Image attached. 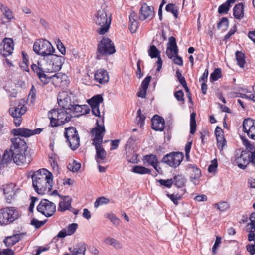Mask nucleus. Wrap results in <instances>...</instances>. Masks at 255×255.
<instances>
[{"instance_id": "nucleus-26", "label": "nucleus", "mask_w": 255, "mask_h": 255, "mask_svg": "<svg viewBox=\"0 0 255 255\" xmlns=\"http://www.w3.org/2000/svg\"><path fill=\"white\" fill-rule=\"evenodd\" d=\"M143 161L145 165H152L154 168L158 172L157 169L158 158L155 155L149 154L144 156L143 157Z\"/></svg>"}, {"instance_id": "nucleus-1", "label": "nucleus", "mask_w": 255, "mask_h": 255, "mask_svg": "<svg viewBox=\"0 0 255 255\" xmlns=\"http://www.w3.org/2000/svg\"><path fill=\"white\" fill-rule=\"evenodd\" d=\"M10 142V150L5 151L2 162L7 163L13 159L18 165H28L32 159L30 153L27 151L28 146L24 139L19 137H14L11 138Z\"/></svg>"}, {"instance_id": "nucleus-27", "label": "nucleus", "mask_w": 255, "mask_h": 255, "mask_svg": "<svg viewBox=\"0 0 255 255\" xmlns=\"http://www.w3.org/2000/svg\"><path fill=\"white\" fill-rule=\"evenodd\" d=\"M60 198L63 199V201L59 202L58 211L63 212L69 209L71 204V199L68 196H60Z\"/></svg>"}, {"instance_id": "nucleus-37", "label": "nucleus", "mask_w": 255, "mask_h": 255, "mask_svg": "<svg viewBox=\"0 0 255 255\" xmlns=\"http://www.w3.org/2000/svg\"><path fill=\"white\" fill-rule=\"evenodd\" d=\"M236 58L237 61V64L240 67H243L245 62L244 54L240 51H236Z\"/></svg>"}, {"instance_id": "nucleus-21", "label": "nucleus", "mask_w": 255, "mask_h": 255, "mask_svg": "<svg viewBox=\"0 0 255 255\" xmlns=\"http://www.w3.org/2000/svg\"><path fill=\"white\" fill-rule=\"evenodd\" d=\"M153 15V8L149 6L147 4L142 5L140 9L139 19L144 20L148 18H152Z\"/></svg>"}, {"instance_id": "nucleus-64", "label": "nucleus", "mask_w": 255, "mask_h": 255, "mask_svg": "<svg viewBox=\"0 0 255 255\" xmlns=\"http://www.w3.org/2000/svg\"><path fill=\"white\" fill-rule=\"evenodd\" d=\"M147 90L146 89L140 87L139 91L137 93V96L139 97L145 98L146 95Z\"/></svg>"}, {"instance_id": "nucleus-62", "label": "nucleus", "mask_w": 255, "mask_h": 255, "mask_svg": "<svg viewBox=\"0 0 255 255\" xmlns=\"http://www.w3.org/2000/svg\"><path fill=\"white\" fill-rule=\"evenodd\" d=\"M49 158V162L53 169L55 170H57L58 169V165L55 158L53 157H50Z\"/></svg>"}, {"instance_id": "nucleus-14", "label": "nucleus", "mask_w": 255, "mask_h": 255, "mask_svg": "<svg viewBox=\"0 0 255 255\" xmlns=\"http://www.w3.org/2000/svg\"><path fill=\"white\" fill-rule=\"evenodd\" d=\"M14 49V43L12 39L5 38L0 43V54L3 57L10 55Z\"/></svg>"}, {"instance_id": "nucleus-63", "label": "nucleus", "mask_w": 255, "mask_h": 255, "mask_svg": "<svg viewBox=\"0 0 255 255\" xmlns=\"http://www.w3.org/2000/svg\"><path fill=\"white\" fill-rule=\"evenodd\" d=\"M246 249L251 255H254L255 253V243L254 244L247 245Z\"/></svg>"}, {"instance_id": "nucleus-58", "label": "nucleus", "mask_w": 255, "mask_h": 255, "mask_svg": "<svg viewBox=\"0 0 255 255\" xmlns=\"http://www.w3.org/2000/svg\"><path fill=\"white\" fill-rule=\"evenodd\" d=\"M215 206H216L217 208L221 211H224L227 209L229 207L227 202H223L219 204H215Z\"/></svg>"}, {"instance_id": "nucleus-38", "label": "nucleus", "mask_w": 255, "mask_h": 255, "mask_svg": "<svg viewBox=\"0 0 255 255\" xmlns=\"http://www.w3.org/2000/svg\"><path fill=\"white\" fill-rule=\"evenodd\" d=\"M148 54L151 58H157L160 56V51L154 45L150 46L148 50Z\"/></svg>"}, {"instance_id": "nucleus-18", "label": "nucleus", "mask_w": 255, "mask_h": 255, "mask_svg": "<svg viewBox=\"0 0 255 255\" xmlns=\"http://www.w3.org/2000/svg\"><path fill=\"white\" fill-rule=\"evenodd\" d=\"M187 171L189 174L190 179L195 185H198L201 176V171L200 169L193 164L187 166Z\"/></svg>"}, {"instance_id": "nucleus-32", "label": "nucleus", "mask_w": 255, "mask_h": 255, "mask_svg": "<svg viewBox=\"0 0 255 255\" xmlns=\"http://www.w3.org/2000/svg\"><path fill=\"white\" fill-rule=\"evenodd\" d=\"M58 103L60 106L62 107V109H64L67 111L69 110L71 105L70 102V99L68 97L64 98V99L58 98Z\"/></svg>"}, {"instance_id": "nucleus-6", "label": "nucleus", "mask_w": 255, "mask_h": 255, "mask_svg": "<svg viewBox=\"0 0 255 255\" xmlns=\"http://www.w3.org/2000/svg\"><path fill=\"white\" fill-rule=\"evenodd\" d=\"M178 48L176 44V39L171 36L168 39L166 54L169 59L173 60L175 64L182 66L183 60L181 57L178 55Z\"/></svg>"}, {"instance_id": "nucleus-52", "label": "nucleus", "mask_w": 255, "mask_h": 255, "mask_svg": "<svg viewBox=\"0 0 255 255\" xmlns=\"http://www.w3.org/2000/svg\"><path fill=\"white\" fill-rule=\"evenodd\" d=\"M243 144L246 146L247 149L248 150L249 153L251 152V154L253 153V151L254 150V146L253 144H251L250 142L247 139L243 140Z\"/></svg>"}, {"instance_id": "nucleus-24", "label": "nucleus", "mask_w": 255, "mask_h": 255, "mask_svg": "<svg viewBox=\"0 0 255 255\" xmlns=\"http://www.w3.org/2000/svg\"><path fill=\"white\" fill-rule=\"evenodd\" d=\"M27 111V107L25 105H18L17 107H14L9 108V113L13 118L21 117Z\"/></svg>"}, {"instance_id": "nucleus-46", "label": "nucleus", "mask_w": 255, "mask_h": 255, "mask_svg": "<svg viewBox=\"0 0 255 255\" xmlns=\"http://www.w3.org/2000/svg\"><path fill=\"white\" fill-rule=\"evenodd\" d=\"M249 219L250 222L248 224V226H250V230L255 231V212L251 214Z\"/></svg>"}, {"instance_id": "nucleus-34", "label": "nucleus", "mask_w": 255, "mask_h": 255, "mask_svg": "<svg viewBox=\"0 0 255 255\" xmlns=\"http://www.w3.org/2000/svg\"><path fill=\"white\" fill-rule=\"evenodd\" d=\"M132 172L139 174H150L151 170L142 166H135L132 168Z\"/></svg>"}, {"instance_id": "nucleus-39", "label": "nucleus", "mask_w": 255, "mask_h": 255, "mask_svg": "<svg viewBox=\"0 0 255 255\" xmlns=\"http://www.w3.org/2000/svg\"><path fill=\"white\" fill-rule=\"evenodd\" d=\"M109 201V199L104 196L99 197L94 203V207L97 208L100 206L108 204Z\"/></svg>"}, {"instance_id": "nucleus-12", "label": "nucleus", "mask_w": 255, "mask_h": 255, "mask_svg": "<svg viewBox=\"0 0 255 255\" xmlns=\"http://www.w3.org/2000/svg\"><path fill=\"white\" fill-rule=\"evenodd\" d=\"M98 52L102 55H107L115 52V46L108 38H103L98 45Z\"/></svg>"}, {"instance_id": "nucleus-7", "label": "nucleus", "mask_w": 255, "mask_h": 255, "mask_svg": "<svg viewBox=\"0 0 255 255\" xmlns=\"http://www.w3.org/2000/svg\"><path fill=\"white\" fill-rule=\"evenodd\" d=\"M34 51L42 56L47 57L54 52V48L50 42L45 39L38 40L33 45Z\"/></svg>"}, {"instance_id": "nucleus-55", "label": "nucleus", "mask_w": 255, "mask_h": 255, "mask_svg": "<svg viewBox=\"0 0 255 255\" xmlns=\"http://www.w3.org/2000/svg\"><path fill=\"white\" fill-rule=\"evenodd\" d=\"M107 218L115 225L119 224V219L113 213L108 214Z\"/></svg>"}, {"instance_id": "nucleus-59", "label": "nucleus", "mask_w": 255, "mask_h": 255, "mask_svg": "<svg viewBox=\"0 0 255 255\" xmlns=\"http://www.w3.org/2000/svg\"><path fill=\"white\" fill-rule=\"evenodd\" d=\"M176 76L177 77L179 82L182 85L183 84L185 85V83H186V80L185 78L182 75V74L179 71V70H177L176 71Z\"/></svg>"}, {"instance_id": "nucleus-48", "label": "nucleus", "mask_w": 255, "mask_h": 255, "mask_svg": "<svg viewBox=\"0 0 255 255\" xmlns=\"http://www.w3.org/2000/svg\"><path fill=\"white\" fill-rule=\"evenodd\" d=\"M167 196L176 205H177L178 204V200H181L182 198V197L178 194H167Z\"/></svg>"}, {"instance_id": "nucleus-57", "label": "nucleus", "mask_w": 255, "mask_h": 255, "mask_svg": "<svg viewBox=\"0 0 255 255\" xmlns=\"http://www.w3.org/2000/svg\"><path fill=\"white\" fill-rule=\"evenodd\" d=\"M137 27V21L129 22V29L132 33H134L136 31Z\"/></svg>"}, {"instance_id": "nucleus-50", "label": "nucleus", "mask_w": 255, "mask_h": 255, "mask_svg": "<svg viewBox=\"0 0 255 255\" xmlns=\"http://www.w3.org/2000/svg\"><path fill=\"white\" fill-rule=\"evenodd\" d=\"M62 75L60 73L55 74L54 75L48 76L50 78V81L52 80L53 82H56L57 84L61 83L62 82Z\"/></svg>"}, {"instance_id": "nucleus-5", "label": "nucleus", "mask_w": 255, "mask_h": 255, "mask_svg": "<svg viewBox=\"0 0 255 255\" xmlns=\"http://www.w3.org/2000/svg\"><path fill=\"white\" fill-rule=\"evenodd\" d=\"M94 20L95 24L100 26L97 30L99 34L103 35L109 30L111 19L110 17H108L104 9H100L97 11Z\"/></svg>"}, {"instance_id": "nucleus-47", "label": "nucleus", "mask_w": 255, "mask_h": 255, "mask_svg": "<svg viewBox=\"0 0 255 255\" xmlns=\"http://www.w3.org/2000/svg\"><path fill=\"white\" fill-rule=\"evenodd\" d=\"M158 181L161 185L165 186L167 188H170L173 184L172 179L167 180L160 179Z\"/></svg>"}, {"instance_id": "nucleus-43", "label": "nucleus", "mask_w": 255, "mask_h": 255, "mask_svg": "<svg viewBox=\"0 0 255 255\" xmlns=\"http://www.w3.org/2000/svg\"><path fill=\"white\" fill-rule=\"evenodd\" d=\"M137 124L140 127L142 128L144 125V120L145 117L144 115L141 114V109H139L137 111Z\"/></svg>"}, {"instance_id": "nucleus-30", "label": "nucleus", "mask_w": 255, "mask_h": 255, "mask_svg": "<svg viewBox=\"0 0 255 255\" xmlns=\"http://www.w3.org/2000/svg\"><path fill=\"white\" fill-rule=\"evenodd\" d=\"M103 98L101 95H96L93 96L91 99L88 100V103L90 105L91 107H95L99 106V104L102 103Z\"/></svg>"}, {"instance_id": "nucleus-23", "label": "nucleus", "mask_w": 255, "mask_h": 255, "mask_svg": "<svg viewBox=\"0 0 255 255\" xmlns=\"http://www.w3.org/2000/svg\"><path fill=\"white\" fill-rule=\"evenodd\" d=\"M102 144H93L96 149V154L95 159L98 163H102V160H104L107 155V153L102 147Z\"/></svg>"}, {"instance_id": "nucleus-60", "label": "nucleus", "mask_w": 255, "mask_h": 255, "mask_svg": "<svg viewBox=\"0 0 255 255\" xmlns=\"http://www.w3.org/2000/svg\"><path fill=\"white\" fill-rule=\"evenodd\" d=\"M151 79V76H147L142 82L141 87L147 89L150 81Z\"/></svg>"}, {"instance_id": "nucleus-9", "label": "nucleus", "mask_w": 255, "mask_h": 255, "mask_svg": "<svg viewBox=\"0 0 255 255\" xmlns=\"http://www.w3.org/2000/svg\"><path fill=\"white\" fill-rule=\"evenodd\" d=\"M64 136L68 142L69 146L73 150L80 145V138L76 128L73 127L65 128Z\"/></svg>"}, {"instance_id": "nucleus-41", "label": "nucleus", "mask_w": 255, "mask_h": 255, "mask_svg": "<svg viewBox=\"0 0 255 255\" xmlns=\"http://www.w3.org/2000/svg\"><path fill=\"white\" fill-rule=\"evenodd\" d=\"M222 76L221 70L220 68L215 69L210 75V79L213 81H217Z\"/></svg>"}, {"instance_id": "nucleus-16", "label": "nucleus", "mask_w": 255, "mask_h": 255, "mask_svg": "<svg viewBox=\"0 0 255 255\" xmlns=\"http://www.w3.org/2000/svg\"><path fill=\"white\" fill-rule=\"evenodd\" d=\"M243 128L250 138L255 140V120L251 118L245 119L243 122Z\"/></svg>"}, {"instance_id": "nucleus-45", "label": "nucleus", "mask_w": 255, "mask_h": 255, "mask_svg": "<svg viewBox=\"0 0 255 255\" xmlns=\"http://www.w3.org/2000/svg\"><path fill=\"white\" fill-rule=\"evenodd\" d=\"M231 5H230L226 2L221 4L218 8V12L220 14L227 13L230 9Z\"/></svg>"}, {"instance_id": "nucleus-3", "label": "nucleus", "mask_w": 255, "mask_h": 255, "mask_svg": "<svg viewBox=\"0 0 255 255\" xmlns=\"http://www.w3.org/2000/svg\"><path fill=\"white\" fill-rule=\"evenodd\" d=\"M32 185L39 194H44L51 190L53 185V175L45 169L33 172L31 175Z\"/></svg>"}, {"instance_id": "nucleus-53", "label": "nucleus", "mask_w": 255, "mask_h": 255, "mask_svg": "<svg viewBox=\"0 0 255 255\" xmlns=\"http://www.w3.org/2000/svg\"><path fill=\"white\" fill-rule=\"evenodd\" d=\"M229 25V20L226 17H223L217 24V28H220L224 26L225 28H227Z\"/></svg>"}, {"instance_id": "nucleus-19", "label": "nucleus", "mask_w": 255, "mask_h": 255, "mask_svg": "<svg viewBox=\"0 0 255 255\" xmlns=\"http://www.w3.org/2000/svg\"><path fill=\"white\" fill-rule=\"evenodd\" d=\"M235 161L240 169H245L250 163V153L246 151H241L240 155L236 157Z\"/></svg>"}, {"instance_id": "nucleus-31", "label": "nucleus", "mask_w": 255, "mask_h": 255, "mask_svg": "<svg viewBox=\"0 0 255 255\" xmlns=\"http://www.w3.org/2000/svg\"><path fill=\"white\" fill-rule=\"evenodd\" d=\"M173 181L174 185L178 188H182L185 186L186 179L181 175L174 176Z\"/></svg>"}, {"instance_id": "nucleus-40", "label": "nucleus", "mask_w": 255, "mask_h": 255, "mask_svg": "<svg viewBox=\"0 0 255 255\" xmlns=\"http://www.w3.org/2000/svg\"><path fill=\"white\" fill-rule=\"evenodd\" d=\"M78 224L77 223H72L69 224L66 229L67 234L68 236L73 235L78 228Z\"/></svg>"}, {"instance_id": "nucleus-17", "label": "nucleus", "mask_w": 255, "mask_h": 255, "mask_svg": "<svg viewBox=\"0 0 255 255\" xmlns=\"http://www.w3.org/2000/svg\"><path fill=\"white\" fill-rule=\"evenodd\" d=\"M69 111V113L72 114V117H78L82 115L89 113L90 109L86 105L71 104Z\"/></svg>"}, {"instance_id": "nucleus-10", "label": "nucleus", "mask_w": 255, "mask_h": 255, "mask_svg": "<svg viewBox=\"0 0 255 255\" xmlns=\"http://www.w3.org/2000/svg\"><path fill=\"white\" fill-rule=\"evenodd\" d=\"M37 210L46 217H51L56 211V205L48 200L44 199L40 201Z\"/></svg>"}, {"instance_id": "nucleus-4", "label": "nucleus", "mask_w": 255, "mask_h": 255, "mask_svg": "<svg viewBox=\"0 0 255 255\" xmlns=\"http://www.w3.org/2000/svg\"><path fill=\"white\" fill-rule=\"evenodd\" d=\"M52 127L63 125L70 121L72 114L62 109H53L48 114Z\"/></svg>"}, {"instance_id": "nucleus-51", "label": "nucleus", "mask_w": 255, "mask_h": 255, "mask_svg": "<svg viewBox=\"0 0 255 255\" xmlns=\"http://www.w3.org/2000/svg\"><path fill=\"white\" fill-rule=\"evenodd\" d=\"M56 44L57 47L60 53L62 55H65L66 53V49L61 40L60 39H57L56 41Z\"/></svg>"}, {"instance_id": "nucleus-28", "label": "nucleus", "mask_w": 255, "mask_h": 255, "mask_svg": "<svg viewBox=\"0 0 255 255\" xmlns=\"http://www.w3.org/2000/svg\"><path fill=\"white\" fill-rule=\"evenodd\" d=\"M104 242L107 245L112 246L116 250H120L123 248V245L121 242L112 237H108L105 238Z\"/></svg>"}, {"instance_id": "nucleus-2", "label": "nucleus", "mask_w": 255, "mask_h": 255, "mask_svg": "<svg viewBox=\"0 0 255 255\" xmlns=\"http://www.w3.org/2000/svg\"><path fill=\"white\" fill-rule=\"evenodd\" d=\"M47 59L50 60L49 64L45 59H44L38 62L37 65L32 64L31 66L33 71L36 74L44 84H46L50 82V78L46 73L60 70L65 60L63 56H59L53 54L47 57Z\"/></svg>"}, {"instance_id": "nucleus-8", "label": "nucleus", "mask_w": 255, "mask_h": 255, "mask_svg": "<svg viewBox=\"0 0 255 255\" xmlns=\"http://www.w3.org/2000/svg\"><path fill=\"white\" fill-rule=\"evenodd\" d=\"M18 217L17 211L13 207L3 208L0 209V224L6 225L17 219Z\"/></svg>"}, {"instance_id": "nucleus-11", "label": "nucleus", "mask_w": 255, "mask_h": 255, "mask_svg": "<svg viewBox=\"0 0 255 255\" xmlns=\"http://www.w3.org/2000/svg\"><path fill=\"white\" fill-rule=\"evenodd\" d=\"M183 158V153L181 152H173L165 155L163 157L162 161L171 167L175 168L180 164Z\"/></svg>"}, {"instance_id": "nucleus-56", "label": "nucleus", "mask_w": 255, "mask_h": 255, "mask_svg": "<svg viewBox=\"0 0 255 255\" xmlns=\"http://www.w3.org/2000/svg\"><path fill=\"white\" fill-rule=\"evenodd\" d=\"M174 96L178 101H184V93L182 90L176 91L174 93Z\"/></svg>"}, {"instance_id": "nucleus-33", "label": "nucleus", "mask_w": 255, "mask_h": 255, "mask_svg": "<svg viewBox=\"0 0 255 255\" xmlns=\"http://www.w3.org/2000/svg\"><path fill=\"white\" fill-rule=\"evenodd\" d=\"M0 8L5 17L9 21L14 18L12 11L7 6L2 3H0Z\"/></svg>"}, {"instance_id": "nucleus-13", "label": "nucleus", "mask_w": 255, "mask_h": 255, "mask_svg": "<svg viewBox=\"0 0 255 255\" xmlns=\"http://www.w3.org/2000/svg\"><path fill=\"white\" fill-rule=\"evenodd\" d=\"M105 132V128L104 125H100L97 120L96 127L91 130V134L94 136L92 144H102Z\"/></svg>"}, {"instance_id": "nucleus-29", "label": "nucleus", "mask_w": 255, "mask_h": 255, "mask_svg": "<svg viewBox=\"0 0 255 255\" xmlns=\"http://www.w3.org/2000/svg\"><path fill=\"white\" fill-rule=\"evenodd\" d=\"M233 15L235 18L240 19L244 16V5L242 3L236 4L233 8Z\"/></svg>"}, {"instance_id": "nucleus-54", "label": "nucleus", "mask_w": 255, "mask_h": 255, "mask_svg": "<svg viewBox=\"0 0 255 255\" xmlns=\"http://www.w3.org/2000/svg\"><path fill=\"white\" fill-rule=\"evenodd\" d=\"M46 222V221H39L35 218H33L31 221V224L34 226L36 228H39L43 225Z\"/></svg>"}, {"instance_id": "nucleus-25", "label": "nucleus", "mask_w": 255, "mask_h": 255, "mask_svg": "<svg viewBox=\"0 0 255 255\" xmlns=\"http://www.w3.org/2000/svg\"><path fill=\"white\" fill-rule=\"evenodd\" d=\"M24 235L23 233H20L7 237L4 240V243L7 247L12 246L18 242L23 238Z\"/></svg>"}, {"instance_id": "nucleus-15", "label": "nucleus", "mask_w": 255, "mask_h": 255, "mask_svg": "<svg viewBox=\"0 0 255 255\" xmlns=\"http://www.w3.org/2000/svg\"><path fill=\"white\" fill-rule=\"evenodd\" d=\"M42 130V128H36L34 130H31L26 128H18L13 129L11 133L14 136L23 137L28 138L31 136L39 134Z\"/></svg>"}, {"instance_id": "nucleus-42", "label": "nucleus", "mask_w": 255, "mask_h": 255, "mask_svg": "<svg viewBox=\"0 0 255 255\" xmlns=\"http://www.w3.org/2000/svg\"><path fill=\"white\" fill-rule=\"evenodd\" d=\"M165 10L167 12H171L175 18H177L178 12L175 9V5L172 3L168 4L165 7Z\"/></svg>"}, {"instance_id": "nucleus-61", "label": "nucleus", "mask_w": 255, "mask_h": 255, "mask_svg": "<svg viewBox=\"0 0 255 255\" xmlns=\"http://www.w3.org/2000/svg\"><path fill=\"white\" fill-rule=\"evenodd\" d=\"M221 238L217 236L215 242L212 247V252L215 254L217 253L216 249L219 244L221 243Z\"/></svg>"}, {"instance_id": "nucleus-49", "label": "nucleus", "mask_w": 255, "mask_h": 255, "mask_svg": "<svg viewBox=\"0 0 255 255\" xmlns=\"http://www.w3.org/2000/svg\"><path fill=\"white\" fill-rule=\"evenodd\" d=\"M36 90L33 85H32L29 93L28 98L30 99L31 103H34L36 99Z\"/></svg>"}, {"instance_id": "nucleus-35", "label": "nucleus", "mask_w": 255, "mask_h": 255, "mask_svg": "<svg viewBox=\"0 0 255 255\" xmlns=\"http://www.w3.org/2000/svg\"><path fill=\"white\" fill-rule=\"evenodd\" d=\"M196 113L193 112L190 115V132L191 134H194L196 130Z\"/></svg>"}, {"instance_id": "nucleus-44", "label": "nucleus", "mask_w": 255, "mask_h": 255, "mask_svg": "<svg viewBox=\"0 0 255 255\" xmlns=\"http://www.w3.org/2000/svg\"><path fill=\"white\" fill-rule=\"evenodd\" d=\"M68 168L73 172H77L81 168V164L73 161L72 163H69L67 166Z\"/></svg>"}, {"instance_id": "nucleus-20", "label": "nucleus", "mask_w": 255, "mask_h": 255, "mask_svg": "<svg viewBox=\"0 0 255 255\" xmlns=\"http://www.w3.org/2000/svg\"><path fill=\"white\" fill-rule=\"evenodd\" d=\"M152 128L155 131H162L164 128L165 121L160 116L155 115L151 119Z\"/></svg>"}, {"instance_id": "nucleus-22", "label": "nucleus", "mask_w": 255, "mask_h": 255, "mask_svg": "<svg viewBox=\"0 0 255 255\" xmlns=\"http://www.w3.org/2000/svg\"><path fill=\"white\" fill-rule=\"evenodd\" d=\"M94 77L95 80L100 84H105L109 80L108 72L103 69L97 70L95 72Z\"/></svg>"}, {"instance_id": "nucleus-36", "label": "nucleus", "mask_w": 255, "mask_h": 255, "mask_svg": "<svg viewBox=\"0 0 255 255\" xmlns=\"http://www.w3.org/2000/svg\"><path fill=\"white\" fill-rule=\"evenodd\" d=\"M86 247L84 245L77 246L71 251V255H84Z\"/></svg>"}]
</instances>
